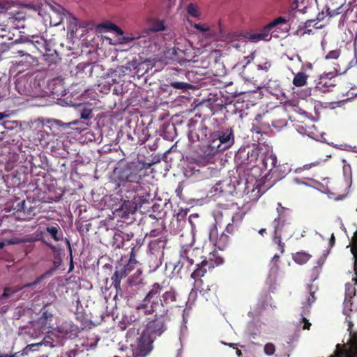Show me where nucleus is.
Returning a JSON list of instances; mask_svg holds the SVG:
<instances>
[{
    "instance_id": "f257e3e1",
    "label": "nucleus",
    "mask_w": 357,
    "mask_h": 357,
    "mask_svg": "<svg viewBox=\"0 0 357 357\" xmlns=\"http://www.w3.org/2000/svg\"><path fill=\"white\" fill-rule=\"evenodd\" d=\"M177 298L178 293L174 287L166 289L162 284L155 282L136 305L130 319L132 322L140 321L146 316L154 314L153 318L148 319L142 335L144 338L155 341L167 330V323L170 321L169 310L176 306Z\"/></svg>"
},
{
    "instance_id": "f03ea898",
    "label": "nucleus",
    "mask_w": 357,
    "mask_h": 357,
    "mask_svg": "<svg viewBox=\"0 0 357 357\" xmlns=\"http://www.w3.org/2000/svg\"><path fill=\"white\" fill-rule=\"evenodd\" d=\"M347 85L345 89H343V86L336 87L335 79L333 77H330L328 75H323L319 77L312 91L314 94L317 95L333 91L335 89V91L341 94L339 100L342 101L357 94V80L354 82H348Z\"/></svg>"
},
{
    "instance_id": "7ed1b4c3",
    "label": "nucleus",
    "mask_w": 357,
    "mask_h": 357,
    "mask_svg": "<svg viewBox=\"0 0 357 357\" xmlns=\"http://www.w3.org/2000/svg\"><path fill=\"white\" fill-rule=\"evenodd\" d=\"M45 84L42 76L24 75L16 79L15 87L20 95L33 98L44 96Z\"/></svg>"
},
{
    "instance_id": "20e7f679",
    "label": "nucleus",
    "mask_w": 357,
    "mask_h": 357,
    "mask_svg": "<svg viewBox=\"0 0 357 357\" xmlns=\"http://www.w3.org/2000/svg\"><path fill=\"white\" fill-rule=\"evenodd\" d=\"M277 211L278 215L274 218L271 224L274 232L273 241L278 245V249L280 251V253L283 254L284 252V243L282 242V239L290 238L292 236L293 231L290 223L287 222L286 219V212L289 209L282 206L281 204L278 203Z\"/></svg>"
},
{
    "instance_id": "39448f33",
    "label": "nucleus",
    "mask_w": 357,
    "mask_h": 357,
    "mask_svg": "<svg viewBox=\"0 0 357 357\" xmlns=\"http://www.w3.org/2000/svg\"><path fill=\"white\" fill-rule=\"evenodd\" d=\"M234 143V135L231 128H219L210 134L205 153L208 155L230 148Z\"/></svg>"
},
{
    "instance_id": "423d86ee",
    "label": "nucleus",
    "mask_w": 357,
    "mask_h": 357,
    "mask_svg": "<svg viewBox=\"0 0 357 357\" xmlns=\"http://www.w3.org/2000/svg\"><path fill=\"white\" fill-rule=\"evenodd\" d=\"M142 168L137 162H121L114 169L117 185H124L126 183H138L141 179L140 172Z\"/></svg>"
},
{
    "instance_id": "0eeeda50",
    "label": "nucleus",
    "mask_w": 357,
    "mask_h": 357,
    "mask_svg": "<svg viewBox=\"0 0 357 357\" xmlns=\"http://www.w3.org/2000/svg\"><path fill=\"white\" fill-rule=\"evenodd\" d=\"M208 259H204L202 262L196 264L197 268L191 273V278L194 282V287L197 289L202 288L203 281L202 278L205 275L208 270L213 268L223 262L222 258L217 257L215 253H211Z\"/></svg>"
},
{
    "instance_id": "6e6552de",
    "label": "nucleus",
    "mask_w": 357,
    "mask_h": 357,
    "mask_svg": "<svg viewBox=\"0 0 357 357\" xmlns=\"http://www.w3.org/2000/svg\"><path fill=\"white\" fill-rule=\"evenodd\" d=\"M208 128L202 122L190 119L188 123V137L191 142H199L206 139Z\"/></svg>"
},
{
    "instance_id": "1a4fd4ad",
    "label": "nucleus",
    "mask_w": 357,
    "mask_h": 357,
    "mask_svg": "<svg viewBox=\"0 0 357 357\" xmlns=\"http://www.w3.org/2000/svg\"><path fill=\"white\" fill-rule=\"evenodd\" d=\"M287 20L284 17H278L272 22H269L264 29L259 33H250L247 36V38L252 42H257L260 40H269L270 31L272 29L279 25L287 24Z\"/></svg>"
},
{
    "instance_id": "9d476101",
    "label": "nucleus",
    "mask_w": 357,
    "mask_h": 357,
    "mask_svg": "<svg viewBox=\"0 0 357 357\" xmlns=\"http://www.w3.org/2000/svg\"><path fill=\"white\" fill-rule=\"evenodd\" d=\"M203 250L192 245L183 246L180 252L181 260L186 261L190 266L203 261Z\"/></svg>"
},
{
    "instance_id": "9b49d317",
    "label": "nucleus",
    "mask_w": 357,
    "mask_h": 357,
    "mask_svg": "<svg viewBox=\"0 0 357 357\" xmlns=\"http://www.w3.org/2000/svg\"><path fill=\"white\" fill-rule=\"evenodd\" d=\"M330 357H357V336L353 337L349 346L337 344L334 355Z\"/></svg>"
},
{
    "instance_id": "f8f14e48",
    "label": "nucleus",
    "mask_w": 357,
    "mask_h": 357,
    "mask_svg": "<svg viewBox=\"0 0 357 357\" xmlns=\"http://www.w3.org/2000/svg\"><path fill=\"white\" fill-rule=\"evenodd\" d=\"M37 214L36 207L31 204H28L25 200L18 203L17 206L16 216L17 218L22 221H29L32 220Z\"/></svg>"
},
{
    "instance_id": "ddd939ff",
    "label": "nucleus",
    "mask_w": 357,
    "mask_h": 357,
    "mask_svg": "<svg viewBox=\"0 0 357 357\" xmlns=\"http://www.w3.org/2000/svg\"><path fill=\"white\" fill-rule=\"evenodd\" d=\"M110 233L112 236L110 243L114 249L124 248L126 242L130 241L134 236L132 233H124L119 230L112 229Z\"/></svg>"
},
{
    "instance_id": "4468645a",
    "label": "nucleus",
    "mask_w": 357,
    "mask_h": 357,
    "mask_svg": "<svg viewBox=\"0 0 357 357\" xmlns=\"http://www.w3.org/2000/svg\"><path fill=\"white\" fill-rule=\"evenodd\" d=\"M17 54L22 57V59L19 61L18 66L28 69L39 65L38 59L32 56L26 48L18 50Z\"/></svg>"
},
{
    "instance_id": "2eb2a0df",
    "label": "nucleus",
    "mask_w": 357,
    "mask_h": 357,
    "mask_svg": "<svg viewBox=\"0 0 357 357\" xmlns=\"http://www.w3.org/2000/svg\"><path fill=\"white\" fill-rule=\"evenodd\" d=\"M25 48L27 49L31 53H35L36 50L43 53L48 48L47 40L43 37L37 38L36 40H29L24 42Z\"/></svg>"
},
{
    "instance_id": "dca6fc26",
    "label": "nucleus",
    "mask_w": 357,
    "mask_h": 357,
    "mask_svg": "<svg viewBox=\"0 0 357 357\" xmlns=\"http://www.w3.org/2000/svg\"><path fill=\"white\" fill-rule=\"evenodd\" d=\"M137 207L132 200H124L120 207L116 209V212L119 216L126 218L130 214L135 213Z\"/></svg>"
},
{
    "instance_id": "f3484780",
    "label": "nucleus",
    "mask_w": 357,
    "mask_h": 357,
    "mask_svg": "<svg viewBox=\"0 0 357 357\" xmlns=\"http://www.w3.org/2000/svg\"><path fill=\"white\" fill-rule=\"evenodd\" d=\"M129 273L130 272L122 264H120L116 268V271L112 276L111 280L112 281V284L116 291L121 288V280L126 278Z\"/></svg>"
},
{
    "instance_id": "a211bd4d",
    "label": "nucleus",
    "mask_w": 357,
    "mask_h": 357,
    "mask_svg": "<svg viewBox=\"0 0 357 357\" xmlns=\"http://www.w3.org/2000/svg\"><path fill=\"white\" fill-rule=\"evenodd\" d=\"M151 195L149 192H145L140 186L136 189L135 195L132 198L137 208H141L144 204L149 203Z\"/></svg>"
},
{
    "instance_id": "6ab92c4d",
    "label": "nucleus",
    "mask_w": 357,
    "mask_h": 357,
    "mask_svg": "<svg viewBox=\"0 0 357 357\" xmlns=\"http://www.w3.org/2000/svg\"><path fill=\"white\" fill-rule=\"evenodd\" d=\"M49 88L53 95L56 96H63L66 95L63 79L56 77L51 80L49 83Z\"/></svg>"
},
{
    "instance_id": "aec40b11",
    "label": "nucleus",
    "mask_w": 357,
    "mask_h": 357,
    "mask_svg": "<svg viewBox=\"0 0 357 357\" xmlns=\"http://www.w3.org/2000/svg\"><path fill=\"white\" fill-rule=\"evenodd\" d=\"M245 215V213L241 212H237L236 213L233 217H232V223H229L225 230L224 231L225 233L227 234L228 235H234L238 231V226L240 223L241 222L243 217Z\"/></svg>"
},
{
    "instance_id": "412c9836",
    "label": "nucleus",
    "mask_w": 357,
    "mask_h": 357,
    "mask_svg": "<svg viewBox=\"0 0 357 357\" xmlns=\"http://www.w3.org/2000/svg\"><path fill=\"white\" fill-rule=\"evenodd\" d=\"M65 12L66 10L61 7L58 9L52 8L49 13L50 26H56L61 24L64 19Z\"/></svg>"
},
{
    "instance_id": "4be33fe9",
    "label": "nucleus",
    "mask_w": 357,
    "mask_h": 357,
    "mask_svg": "<svg viewBox=\"0 0 357 357\" xmlns=\"http://www.w3.org/2000/svg\"><path fill=\"white\" fill-rule=\"evenodd\" d=\"M289 172V169L284 165H276L275 167L271 171L270 174L271 178H273V183L282 179L284 178L287 173Z\"/></svg>"
},
{
    "instance_id": "5701e85b",
    "label": "nucleus",
    "mask_w": 357,
    "mask_h": 357,
    "mask_svg": "<svg viewBox=\"0 0 357 357\" xmlns=\"http://www.w3.org/2000/svg\"><path fill=\"white\" fill-rule=\"evenodd\" d=\"M5 15H6L7 17V24L6 26H8L10 29L18 26L16 22H20L24 18L23 13L20 12H17L15 14L6 12Z\"/></svg>"
},
{
    "instance_id": "b1692460",
    "label": "nucleus",
    "mask_w": 357,
    "mask_h": 357,
    "mask_svg": "<svg viewBox=\"0 0 357 357\" xmlns=\"http://www.w3.org/2000/svg\"><path fill=\"white\" fill-rule=\"evenodd\" d=\"M43 58L49 66L56 63L60 59L56 51L49 47L43 53Z\"/></svg>"
},
{
    "instance_id": "393cba45",
    "label": "nucleus",
    "mask_w": 357,
    "mask_h": 357,
    "mask_svg": "<svg viewBox=\"0 0 357 357\" xmlns=\"http://www.w3.org/2000/svg\"><path fill=\"white\" fill-rule=\"evenodd\" d=\"M314 20H307L303 26H299L296 30V34L299 36H303L305 34H311L312 33V30L310 27L317 24H314Z\"/></svg>"
},
{
    "instance_id": "a878e982",
    "label": "nucleus",
    "mask_w": 357,
    "mask_h": 357,
    "mask_svg": "<svg viewBox=\"0 0 357 357\" xmlns=\"http://www.w3.org/2000/svg\"><path fill=\"white\" fill-rule=\"evenodd\" d=\"M45 230L55 241H59L62 239L63 233L57 224L47 227Z\"/></svg>"
},
{
    "instance_id": "bb28decb",
    "label": "nucleus",
    "mask_w": 357,
    "mask_h": 357,
    "mask_svg": "<svg viewBox=\"0 0 357 357\" xmlns=\"http://www.w3.org/2000/svg\"><path fill=\"white\" fill-rule=\"evenodd\" d=\"M262 162L264 167L269 169V172L275 167L278 162L277 157L274 154L266 155L262 158Z\"/></svg>"
},
{
    "instance_id": "cd10ccee",
    "label": "nucleus",
    "mask_w": 357,
    "mask_h": 357,
    "mask_svg": "<svg viewBox=\"0 0 357 357\" xmlns=\"http://www.w3.org/2000/svg\"><path fill=\"white\" fill-rule=\"evenodd\" d=\"M36 241V238L26 236L25 237L20 238V237H13L10 239H6L4 241V243H6V245H18L22 243H32Z\"/></svg>"
},
{
    "instance_id": "c85d7f7f",
    "label": "nucleus",
    "mask_w": 357,
    "mask_h": 357,
    "mask_svg": "<svg viewBox=\"0 0 357 357\" xmlns=\"http://www.w3.org/2000/svg\"><path fill=\"white\" fill-rule=\"evenodd\" d=\"M130 247H131V251L130 252L129 261L126 265L123 266L130 273L135 268L137 264V261L136 260V255L135 252L136 245L132 243Z\"/></svg>"
},
{
    "instance_id": "c756f323",
    "label": "nucleus",
    "mask_w": 357,
    "mask_h": 357,
    "mask_svg": "<svg viewBox=\"0 0 357 357\" xmlns=\"http://www.w3.org/2000/svg\"><path fill=\"white\" fill-rule=\"evenodd\" d=\"M308 75L304 72L295 74L292 83L296 87H301L306 84Z\"/></svg>"
},
{
    "instance_id": "7c9ffc66",
    "label": "nucleus",
    "mask_w": 357,
    "mask_h": 357,
    "mask_svg": "<svg viewBox=\"0 0 357 357\" xmlns=\"http://www.w3.org/2000/svg\"><path fill=\"white\" fill-rule=\"evenodd\" d=\"M245 155L246 162H244V163L255 166L259 158V150L256 148L252 149L250 150H248L246 152Z\"/></svg>"
},
{
    "instance_id": "2f4dec72",
    "label": "nucleus",
    "mask_w": 357,
    "mask_h": 357,
    "mask_svg": "<svg viewBox=\"0 0 357 357\" xmlns=\"http://www.w3.org/2000/svg\"><path fill=\"white\" fill-rule=\"evenodd\" d=\"M311 257V255L304 251L295 253L293 255L294 261L300 265L305 264Z\"/></svg>"
},
{
    "instance_id": "473e14b6",
    "label": "nucleus",
    "mask_w": 357,
    "mask_h": 357,
    "mask_svg": "<svg viewBox=\"0 0 357 357\" xmlns=\"http://www.w3.org/2000/svg\"><path fill=\"white\" fill-rule=\"evenodd\" d=\"M229 241V236L223 231L222 234L217 238L215 243V245L220 250H222L227 247Z\"/></svg>"
},
{
    "instance_id": "72a5a7b5",
    "label": "nucleus",
    "mask_w": 357,
    "mask_h": 357,
    "mask_svg": "<svg viewBox=\"0 0 357 357\" xmlns=\"http://www.w3.org/2000/svg\"><path fill=\"white\" fill-rule=\"evenodd\" d=\"M48 123L50 124L52 127H57L61 130H64L68 127H70V125H75L76 124V121H73L70 123H63L61 120L52 119L47 121Z\"/></svg>"
},
{
    "instance_id": "f704fd0d",
    "label": "nucleus",
    "mask_w": 357,
    "mask_h": 357,
    "mask_svg": "<svg viewBox=\"0 0 357 357\" xmlns=\"http://www.w3.org/2000/svg\"><path fill=\"white\" fill-rule=\"evenodd\" d=\"M69 15V24L67 26L68 32L73 36L78 29V20L71 14Z\"/></svg>"
},
{
    "instance_id": "c9c22d12",
    "label": "nucleus",
    "mask_w": 357,
    "mask_h": 357,
    "mask_svg": "<svg viewBox=\"0 0 357 357\" xmlns=\"http://www.w3.org/2000/svg\"><path fill=\"white\" fill-rule=\"evenodd\" d=\"M81 119L89 120L93 117L92 109L90 105H84L80 108Z\"/></svg>"
},
{
    "instance_id": "e433bc0d",
    "label": "nucleus",
    "mask_w": 357,
    "mask_h": 357,
    "mask_svg": "<svg viewBox=\"0 0 357 357\" xmlns=\"http://www.w3.org/2000/svg\"><path fill=\"white\" fill-rule=\"evenodd\" d=\"M21 288H18V287H6L3 289V292L0 298H7L11 296L12 295L16 294L20 291Z\"/></svg>"
},
{
    "instance_id": "4c0bfd02",
    "label": "nucleus",
    "mask_w": 357,
    "mask_h": 357,
    "mask_svg": "<svg viewBox=\"0 0 357 357\" xmlns=\"http://www.w3.org/2000/svg\"><path fill=\"white\" fill-rule=\"evenodd\" d=\"M149 29L152 32H158L165 29V25L161 20H153L151 22Z\"/></svg>"
},
{
    "instance_id": "58836bf2",
    "label": "nucleus",
    "mask_w": 357,
    "mask_h": 357,
    "mask_svg": "<svg viewBox=\"0 0 357 357\" xmlns=\"http://www.w3.org/2000/svg\"><path fill=\"white\" fill-rule=\"evenodd\" d=\"M102 26L110 30L114 31L117 35L122 36L123 34V31L119 28L117 25L112 23V22H105L102 24Z\"/></svg>"
},
{
    "instance_id": "ea45409f",
    "label": "nucleus",
    "mask_w": 357,
    "mask_h": 357,
    "mask_svg": "<svg viewBox=\"0 0 357 357\" xmlns=\"http://www.w3.org/2000/svg\"><path fill=\"white\" fill-rule=\"evenodd\" d=\"M170 86L174 89H181L183 91L192 88V85L190 84L184 82H172L170 83Z\"/></svg>"
},
{
    "instance_id": "a19ab883",
    "label": "nucleus",
    "mask_w": 357,
    "mask_h": 357,
    "mask_svg": "<svg viewBox=\"0 0 357 357\" xmlns=\"http://www.w3.org/2000/svg\"><path fill=\"white\" fill-rule=\"evenodd\" d=\"M187 11L189 15L194 17H199L200 15V13L197 9V6L192 3L188 4L187 7Z\"/></svg>"
},
{
    "instance_id": "79ce46f5",
    "label": "nucleus",
    "mask_w": 357,
    "mask_h": 357,
    "mask_svg": "<svg viewBox=\"0 0 357 357\" xmlns=\"http://www.w3.org/2000/svg\"><path fill=\"white\" fill-rule=\"evenodd\" d=\"M64 327L66 328V334L70 333L71 335H76L79 332L78 326L74 324H66Z\"/></svg>"
},
{
    "instance_id": "37998d69",
    "label": "nucleus",
    "mask_w": 357,
    "mask_h": 357,
    "mask_svg": "<svg viewBox=\"0 0 357 357\" xmlns=\"http://www.w3.org/2000/svg\"><path fill=\"white\" fill-rule=\"evenodd\" d=\"M264 351L267 356H272L275 352V346L271 342L266 343L264 347Z\"/></svg>"
},
{
    "instance_id": "c03bdc74",
    "label": "nucleus",
    "mask_w": 357,
    "mask_h": 357,
    "mask_svg": "<svg viewBox=\"0 0 357 357\" xmlns=\"http://www.w3.org/2000/svg\"><path fill=\"white\" fill-rule=\"evenodd\" d=\"M6 38L8 40H10L11 37L6 36L5 34L0 35V45L1 47L0 48V51L4 52L8 48V45L7 43L3 40V39Z\"/></svg>"
},
{
    "instance_id": "a18cd8bd",
    "label": "nucleus",
    "mask_w": 357,
    "mask_h": 357,
    "mask_svg": "<svg viewBox=\"0 0 357 357\" xmlns=\"http://www.w3.org/2000/svg\"><path fill=\"white\" fill-rule=\"evenodd\" d=\"M44 278H45V275H42L39 276L38 278H37L36 280L35 281H33V282L26 283V284H24L23 286L18 287V288H21V290H22L25 288L33 287V286L36 285L37 284H38Z\"/></svg>"
},
{
    "instance_id": "49530a36",
    "label": "nucleus",
    "mask_w": 357,
    "mask_h": 357,
    "mask_svg": "<svg viewBox=\"0 0 357 357\" xmlns=\"http://www.w3.org/2000/svg\"><path fill=\"white\" fill-rule=\"evenodd\" d=\"M340 52L338 50L330 51L326 56V59H337L340 56Z\"/></svg>"
},
{
    "instance_id": "de8ad7c7",
    "label": "nucleus",
    "mask_w": 357,
    "mask_h": 357,
    "mask_svg": "<svg viewBox=\"0 0 357 357\" xmlns=\"http://www.w3.org/2000/svg\"><path fill=\"white\" fill-rule=\"evenodd\" d=\"M193 27L198 30V31H200L203 33H205V32H207L209 31V28L208 26H206V24H195L193 25Z\"/></svg>"
},
{
    "instance_id": "09e8293b",
    "label": "nucleus",
    "mask_w": 357,
    "mask_h": 357,
    "mask_svg": "<svg viewBox=\"0 0 357 357\" xmlns=\"http://www.w3.org/2000/svg\"><path fill=\"white\" fill-rule=\"evenodd\" d=\"M271 67V61H266L263 64H259L257 66V69L264 70L265 72H268Z\"/></svg>"
},
{
    "instance_id": "8fccbe9b",
    "label": "nucleus",
    "mask_w": 357,
    "mask_h": 357,
    "mask_svg": "<svg viewBox=\"0 0 357 357\" xmlns=\"http://www.w3.org/2000/svg\"><path fill=\"white\" fill-rule=\"evenodd\" d=\"M42 345V342L37 343V344H31L26 346V349L27 350H32L35 351L37 350V349Z\"/></svg>"
},
{
    "instance_id": "3c124183",
    "label": "nucleus",
    "mask_w": 357,
    "mask_h": 357,
    "mask_svg": "<svg viewBox=\"0 0 357 357\" xmlns=\"http://www.w3.org/2000/svg\"><path fill=\"white\" fill-rule=\"evenodd\" d=\"M318 165H319L318 162H312V163L306 164V165H303V167L301 169L303 170H308L310 168H312V167L317 166Z\"/></svg>"
},
{
    "instance_id": "603ef678",
    "label": "nucleus",
    "mask_w": 357,
    "mask_h": 357,
    "mask_svg": "<svg viewBox=\"0 0 357 357\" xmlns=\"http://www.w3.org/2000/svg\"><path fill=\"white\" fill-rule=\"evenodd\" d=\"M303 321L304 322V326L303 327V328L304 330H309L310 326H311V324L309 322V321L305 318V317H303Z\"/></svg>"
},
{
    "instance_id": "864d4df0",
    "label": "nucleus",
    "mask_w": 357,
    "mask_h": 357,
    "mask_svg": "<svg viewBox=\"0 0 357 357\" xmlns=\"http://www.w3.org/2000/svg\"><path fill=\"white\" fill-rule=\"evenodd\" d=\"M42 317L46 320L50 319L52 317V314L48 312L47 310H44L43 312Z\"/></svg>"
},
{
    "instance_id": "5fc2aeb1",
    "label": "nucleus",
    "mask_w": 357,
    "mask_h": 357,
    "mask_svg": "<svg viewBox=\"0 0 357 357\" xmlns=\"http://www.w3.org/2000/svg\"><path fill=\"white\" fill-rule=\"evenodd\" d=\"M316 300V298L314 296V293L311 292L310 296L307 298V302L310 305H311L312 303H314Z\"/></svg>"
},
{
    "instance_id": "6e6d98bb",
    "label": "nucleus",
    "mask_w": 357,
    "mask_h": 357,
    "mask_svg": "<svg viewBox=\"0 0 357 357\" xmlns=\"http://www.w3.org/2000/svg\"><path fill=\"white\" fill-rule=\"evenodd\" d=\"M8 8V3L0 1V13H3Z\"/></svg>"
},
{
    "instance_id": "4d7b16f0",
    "label": "nucleus",
    "mask_w": 357,
    "mask_h": 357,
    "mask_svg": "<svg viewBox=\"0 0 357 357\" xmlns=\"http://www.w3.org/2000/svg\"><path fill=\"white\" fill-rule=\"evenodd\" d=\"M354 257L356 258V262L354 264V271H355V274L356 275V283H357V256L355 253H354Z\"/></svg>"
},
{
    "instance_id": "13d9d810",
    "label": "nucleus",
    "mask_w": 357,
    "mask_h": 357,
    "mask_svg": "<svg viewBox=\"0 0 357 357\" xmlns=\"http://www.w3.org/2000/svg\"><path fill=\"white\" fill-rule=\"evenodd\" d=\"M135 328H132V329H130L128 330V333H127V335H135Z\"/></svg>"
},
{
    "instance_id": "bf43d9fd",
    "label": "nucleus",
    "mask_w": 357,
    "mask_h": 357,
    "mask_svg": "<svg viewBox=\"0 0 357 357\" xmlns=\"http://www.w3.org/2000/svg\"><path fill=\"white\" fill-rule=\"evenodd\" d=\"M324 13H319V15H317V20L318 21H321L322 20H324Z\"/></svg>"
},
{
    "instance_id": "052dcab7",
    "label": "nucleus",
    "mask_w": 357,
    "mask_h": 357,
    "mask_svg": "<svg viewBox=\"0 0 357 357\" xmlns=\"http://www.w3.org/2000/svg\"><path fill=\"white\" fill-rule=\"evenodd\" d=\"M17 355V353H15L13 354H11V355H8V354H1L0 355V357H15Z\"/></svg>"
},
{
    "instance_id": "680f3d73",
    "label": "nucleus",
    "mask_w": 357,
    "mask_h": 357,
    "mask_svg": "<svg viewBox=\"0 0 357 357\" xmlns=\"http://www.w3.org/2000/svg\"><path fill=\"white\" fill-rule=\"evenodd\" d=\"M353 323L351 321H348V331H349L350 332H351V330H352V327H353Z\"/></svg>"
},
{
    "instance_id": "e2e57ef3",
    "label": "nucleus",
    "mask_w": 357,
    "mask_h": 357,
    "mask_svg": "<svg viewBox=\"0 0 357 357\" xmlns=\"http://www.w3.org/2000/svg\"><path fill=\"white\" fill-rule=\"evenodd\" d=\"M236 355L238 356V357H243V353L241 350H239L238 349H236Z\"/></svg>"
},
{
    "instance_id": "0e129e2a",
    "label": "nucleus",
    "mask_w": 357,
    "mask_h": 357,
    "mask_svg": "<svg viewBox=\"0 0 357 357\" xmlns=\"http://www.w3.org/2000/svg\"><path fill=\"white\" fill-rule=\"evenodd\" d=\"M334 243H335V237H334V235L332 234L331 237L330 238V244H331V245H333L334 244Z\"/></svg>"
},
{
    "instance_id": "69168bd1",
    "label": "nucleus",
    "mask_w": 357,
    "mask_h": 357,
    "mask_svg": "<svg viewBox=\"0 0 357 357\" xmlns=\"http://www.w3.org/2000/svg\"><path fill=\"white\" fill-rule=\"evenodd\" d=\"M47 245L52 251L54 252L56 250V247L54 245L50 243H47Z\"/></svg>"
},
{
    "instance_id": "338daca9",
    "label": "nucleus",
    "mask_w": 357,
    "mask_h": 357,
    "mask_svg": "<svg viewBox=\"0 0 357 357\" xmlns=\"http://www.w3.org/2000/svg\"><path fill=\"white\" fill-rule=\"evenodd\" d=\"M280 259V256L277 254H275L273 257V261L277 262Z\"/></svg>"
},
{
    "instance_id": "774afa93",
    "label": "nucleus",
    "mask_w": 357,
    "mask_h": 357,
    "mask_svg": "<svg viewBox=\"0 0 357 357\" xmlns=\"http://www.w3.org/2000/svg\"><path fill=\"white\" fill-rule=\"evenodd\" d=\"M266 232V229H261L259 231V233L261 234V235H264V234H265Z\"/></svg>"
}]
</instances>
